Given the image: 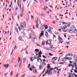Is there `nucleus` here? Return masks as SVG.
<instances>
[{
    "mask_svg": "<svg viewBox=\"0 0 77 77\" xmlns=\"http://www.w3.org/2000/svg\"><path fill=\"white\" fill-rule=\"evenodd\" d=\"M51 70H54V69L52 68L51 69H49V70H48V73H47V74H50V75H51L52 74V71H51Z\"/></svg>",
    "mask_w": 77,
    "mask_h": 77,
    "instance_id": "1",
    "label": "nucleus"
},
{
    "mask_svg": "<svg viewBox=\"0 0 77 77\" xmlns=\"http://www.w3.org/2000/svg\"><path fill=\"white\" fill-rule=\"evenodd\" d=\"M38 18H36L35 19V23H36V27L38 29Z\"/></svg>",
    "mask_w": 77,
    "mask_h": 77,
    "instance_id": "2",
    "label": "nucleus"
},
{
    "mask_svg": "<svg viewBox=\"0 0 77 77\" xmlns=\"http://www.w3.org/2000/svg\"><path fill=\"white\" fill-rule=\"evenodd\" d=\"M66 60H67V59H66V57L63 58L62 59L61 62H65L66 61Z\"/></svg>",
    "mask_w": 77,
    "mask_h": 77,
    "instance_id": "3",
    "label": "nucleus"
},
{
    "mask_svg": "<svg viewBox=\"0 0 77 77\" xmlns=\"http://www.w3.org/2000/svg\"><path fill=\"white\" fill-rule=\"evenodd\" d=\"M51 41L49 40H48L46 42V45H50L51 44Z\"/></svg>",
    "mask_w": 77,
    "mask_h": 77,
    "instance_id": "4",
    "label": "nucleus"
},
{
    "mask_svg": "<svg viewBox=\"0 0 77 77\" xmlns=\"http://www.w3.org/2000/svg\"><path fill=\"white\" fill-rule=\"evenodd\" d=\"M66 28H67V26L65 25L63 26V28H62V30H65V29H66Z\"/></svg>",
    "mask_w": 77,
    "mask_h": 77,
    "instance_id": "5",
    "label": "nucleus"
},
{
    "mask_svg": "<svg viewBox=\"0 0 77 77\" xmlns=\"http://www.w3.org/2000/svg\"><path fill=\"white\" fill-rule=\"evenodd\" d=\"M33 71V73H34L35 74H37V73H38V71L36 69H34Z\"/></svg>",
    "mask_w": 77,
    "mask_h": 77,
    "instance_id": "6",
    "label": "nucleus"
},
{
    "mask_svg": "<svg viewBox=\"0 0 77 77\" xmlns=\"http://www.w3.org/2000/svg\"><path fill=\"white\" fill-rule=\"evenodd\" d=\"M68 73L70 74L69 75V77H74V76H73V74H72L70 73L69 72Z\"/></svg>",
    "mask_w": 77,
    "mask_h": 77,
    "instance_id": "7",
    "label": "nucleus"
},
{
    "mask_svg": "<svg viewBox=\"0 0 77 77\" xmlns=\"http://www.w3.org/2000/svg\"><path fill=\"white\" fill-rule=\"evenodd\" d=\"M53 29H48V32L49 33H52V31H51V30H52Z\"/></svg>",
    "mask_w": 77,
    "mask_h": 77,
    "instance_id": "8",
    "label": "nucleus"
},
{
    "mask_svg": "<svg viewBox=\"0 0 77 77\" xmlns=\"http://www.w3.org/2000/svg\"><path fill=\"white\" fill-rule=\"evenodd\" d=\"M48 69L46 71V73L44 74L43 75V77H44V76H45V75H46V74H47V73H48Z\"/></svg>",
    "mask_w": 77,
    "mask_h": 77,
    "instance_id": "9",
    "label": "nucleus"
},
{
    "mask_svg": "<svg viewBox=\"0 0 77 77\" xmlns=\"http://www.w3.org/2000/svg\"><path fill=\"white\" fill-rule=\"evenodd\" d=\"M44 35V30H42L41 31V33L40 35V37H41L42 35Z\"/></svg>",
    "mask_w": 77,
    "mask_h": 77,
    "instance_id": "10",
    "label": "nucleus"
},
{
    "mask_svg": "<svg viewBox=\"0 0 77 77\" xmlns=\"http://www.w3.org/2000/svg\"><path fill=\"white\" fill-rule=\"evenodd\" d=\"M66 56H73V54H66Z\"/></svg>",
    "mask_w": 77,
    "mask_h": 77,
    "instance_id": "11",
    "label": "nucleus"
},
{
    "mask_svg": "<svg viewBox=\"0 0 77 77\" xmlns=\"http://www.w3.org/2000/svg\"><path fill=\"white\" fill-rule=\"evenodd\" d=\"M69 30L68 29H67L66 30H63V32H69Z\"/></svg>",
    "mask_w": 77,
    "mask_h": 77,
    "instance_id": "12",
    "label": "nucleus"
},
{
    "mask_svg": "<svg viewBox=\"0 0 77 77\" xmlns=\"http://www.w3.org/2000/svg\"><path fill=\"white\" fill-rule=\"evenodd\" d=\"M19 40V41H23L24 40L22 38V37H19V38H18Z\"/></svg>",
    "mask_w": 77,
    "mask_h": 77,
    "instance_id": "13",
    "label": "nucleus"
},
{
    "mask_svg": "<svg viewBox=\"0 0 77 77\" xmlns=\"http://www.w3.org/2000/svg\"><path fill=\"white\" fill-rule=\"evenodd\" d=\"M4 67H6L7 68H8L9 67V64H5L4 65Z\"/></svg>",
    "mask_w": 77,
    "mask_h": 77,
    "instance_id": "14",
    "label": "nucleus"
},
{
    "mask_svg": "<svg viewBox=\"0 0 77 77\" xmlns=\"http://www.w3.org/2000/svg\"><path fill=\"white\" fill-rule=\"evenodd\" d=\"M23 25L24 26V27L25 28H26V24L25 22H24L23 23Z\"/></svg>",
    "mask_w": 77,
    "mask_h": 77,
    "instance_id": "15",
    "label": "nucleus"
},
{
    "mask_svg": "<svg viewBox=\"0 0 77 77\" xmlns=\"http://www.w3.org/2000/svg\"><path fill=\"white\" fill-rule=\"evenodd\" d=\"M66 59H68V60H70L71 59H72V58L70 57H66Z\"/></svg>",
    "mask_w": 77,
    "mask_h": 77,
    "instance_id": "16",
    "label": "nucleus"
},
{
    "mask_svg": "<svg viewBox=\"0 0 77 77\" xmlns=\"http://www.w3.org/2000/svg\"><path fill=\"white\" fill-rule=\"evenodd\" d=\"M47 68H48V69H50V64H48L47 65Z\"/></svg>",
    "mask_w": 77,
    "mask_h": 77,
    "instance_id": "17",
    "label": "nucleus"
},
{
    "mask_svg": "<svg viewBox=\"0 0 77 77\" xmlns=\"http://www.w3.org/2000/svg\"><path fill=\"white\" fill-rule=\"evenodd\" d=\"M20 62L19 63V66L20 67V66H21V65H22V60H20Z\"/></svg>",
    "mask_w": 77,
    "mask_h": 77,
    "instance_id": "18",
    "label": "nucleus"
},
{
    "mask_svg": "<svg viewBox=\"0 0 77 77\" xmlns=\"http://www.w3.org/2000/svg\"><path fill=\"white\" fill-rule=\"evenodd\" d=\"M30 59H31V60H30L31 62H32V61H33V60H35V59H36V58H35L34 59H33V60H32L33 58H32V57H30Z\"/></svg>",
    "mask_w": 77,
    "mask_h": 77,
    "instance_id": "19",
    "label": "nucleus"
},
{
    "mask_svg": "<svg viewBox=\"0 0 77 77\" xmlns=\"http://www.w3.org/2000/svg\"><path fill=\"white\" fill-rule=\"evenodd\" d=\"M58 39L59 41H60V42L62 41V39L60 37H58Z\"/></svg>",
    "mask_w": 77,
    "mask_h": 77,
    "instance_id": "20",
    "label": "nucleus"
},
{
    "mask_svg": "<svg viewBox=\"0 0 77 77\" xmlns=\"http://www.w3.org/2000/svg\"><path fill=\"white\" fill-rule=\"evenodd\" d=\"M42 65H43V66H44L45 65H46V63H45L44 62H43L42 63Z\"/></svg>",
    "mask_w": 77,
    "mask_h": 77,
    "instance_id": "21",
    "label": "nucleus"
},
{
    "mask_svg": "<svg viewBox=\"0 0 77 77\" xmlns=\"http://www.w3.org/2000/svg\"><path fill=\"white\" fill-rule=\"evenodd\" d=\"M39 57H41V55L39 54V55L38 57H37V58H39Z\"/></svg>",
    "mask_w": 77,
    "mask_h": 77,
    "instance_id": "22",
    "label": "nucleus"
},
{
    "mask_svg": "<svg viewBox=\"0 0 77 77\" xmlns=\"http://www.w3.org/2000/svg\"><path fill=\"white\" fill-rule=\"evenodd\" d=\"M73 65L75 67H77V63H73Z\"/></svg>",
    "mask_w": 77,
    "mask_h": 77,
    "instance_id": "23",
    "label": "nucleus"
},
{
    "mask_svg": "<svg viewBox=\"0 0 77 77\" xmlns=\"http://www.w3.org/2000/svg\"><path fill=\"white\" fill-rule=\"evenodd\" d=\"M12 74H13V71H11L10 73V76L11 77L12 75Z\"/></svg>",
    "mask_w": 77,
    "mask_h": 77,
    "instance_id": "24",
    "label": "nucleus"
},
{
    "mask_svg": "<svg viewBox=\"0 0 77 77\" xmlns=\"http://www.w3.org/2000/svg\"><path fill=\"white\" fill-rule=\"evenodd\" d=\"M43 48L44 49H45V50H48V51H49V49H48L47 48Z\"/></svg>",
    "mask_w": 77,
    "mask_h": 77,
    "instance_id": "25",
    "label": "nucleus"
},
{
    "mask_svg": "<svg viewBox=\"0 0 77 77\" xmlns=\"http://www.w3.org/2000/svg\"><path fill=\"white\" fill-rule=\"evenodd\" d=\"M69 33H72L73 32V31H72V30L71 29H69Z\"/></svg>",
    "mask_w": 77,
    "mask_h": 77,
    "instance_id": "26",
    "label": "nucleus"
},
{
    "mask_svg": "<svg viewBox=\"0 0 77 77\" xmlns=\"http://www.w3.org/2000/svg\"><path fill=\"white\" fill-rule=\"evenodd\" d=\"M38 60V62H39V60H40L41 61V62H42V60H41V58H38L37 59Z\"/></svg>",
    "mask_w": 77,
    "mask_h": 77,
    "instance_id": "27",
    "label": "nucleus"
},
{
    "mask_svg": "<svg viewBox=\"0 0 77 77\" xmlns=\"http://www.w3.org/2000/svg\"><path fill=\"white\" fill-rule=\"evenodd\" d=\"M39 69H40V70H41V69H42V66L41 65H40V66H39Z\"/></svg>",
    "mask_w": 77,
    "mask_h": 77,
    "instance_id": "28",
    "label": "nucleus"
},
{
    "mask_svg": "<svg viewBox=\"0 0 77 77\" xmlns=\"http://www.w3.org/2000/svg\"><path fill=\"white\" fill-rule=\"evenodd\" d=\"M45 41L42 42V45H45Z\"/></svg>",
    "mask_w": 77,
    "mask_h": 77,
    "instance_id": "29",
    "label": "nucleus"
},
{
    "mask_svg": "<svg viewBox=\"0 0 77 77\" xmlns=\"http://www.w3.org/2000/svg\"><path fill=\"white\" fill-rule=\"evenodd\" d=\"M41 15L44 17H45V15L43 14H41Z\"/></svg>",
    "mask_w": 77,
    "mask_h": 77,
    "instance_id": "30",
    "label": "nucleus"
},
{
    "mask_svg": "<svg viewBox=\"0 0 77 77\" xmlns=\"http://www.w3.org/2000/svg\"><path fill=\"white\" fill-rule=\"evenodd\" d=\"M20 27L22 29H24V27H23V26L22 25H21Z\"/></svg>",
    "mask_w": 77,
    "mask_h": 77,
    "instance_id": "31",
    "label": "nucleus"
},
{
    "mask_svg": "<svg viewBox=\"0 0 77 77\" xmlns=\"http://www.w3.org/2000/svg\"><path fill=\"white\" fill-rule=\"evenodd\" d=\"M26 60V58H24L23 59V63H24V62H25Z\"/></svg>",
    "mask_w": 77,
    "mask_h": 77,
    "instance_id": "32",
    "label": "nucleus"
},
{
    "mask_svg": "<svg viewBox=\"0 0 77 77\" xmlns=\"http://www.w3.org/2000/svg\"><path fill=\"white\" fill-rule=\"evenodd\" d=\"M35 51H36V52H38L39 51V49H36L35 50Z\"/></svg>",
    "mask_w": 77,
    "mask_h": 77,
    "instance_id": "33",
    "label": "nucleus"
},
{
    "mask_svg": "<svg viewBox=\"0 0 77 77\" xmlns=\"http://www.w3.org/2000/svg\"><path fill=\"white\" fill-rule=\"evenodd\" d=\"M25 75H26L25 74H23V75H21V77H24L25 76Z\"/></svg>",
    "mask_w": 77,
    "mask_h": 77,
    "instance_id": "34",
    "label": "nucleus"
},
{
    "mask_svg": "<svg viewBox=\"0 0 77 77\" xmlns=\"http://www.w3.org/2000/svg\"><path fill=\"white\" fill-rule=\"evenodd\" d=\"M21 33H22V35H23V36H25V34H24V32L22 31V32H21Z\"/></svg>",
    "mask_w": 77,
    "mask_h": 77,
    "instance_id": "35",
    "label": "nucleus"
},
{
    "mask_svg": "<svg viewBox=\"0 0 77 77\" xmlns=\"http://www.w3.org/2000/svg\"><path fill=\"white\" fill-rule=\"evenodd\" d=\"M45 29H48V26H47V25H46V26H45Z\"/></svg>",
    "mask_w": 77,
    "mask_h": 77,
    "instance_id": "36",
    "label": "nucleus"
},
{
    "mask_svg": "<svg viewBox=\"0 0 77 77\" xmlns=\"http://www.w3.org/2000/svg\"><path fill=\"white\" fill-rule=\"evenodd\" d=\"M65 62H61L59 63V64H65Z\"/></svg>",
    "mask_w": 77,
    "mask_h": 77,
    "instance_id": "37",
    "label": "nucleus"
},
{
    "mask_svg": "<svg viewBox=\"0 0 77 77\" xmlns=\"http://www.w3.org/2000/svg\"><path fill=\"white\" fill-rule=\"evenodd\" d=\"M49 55H50V56H53V54H51V53H49Z\"/></svg>",
    "mask_w": 77,
    "mask_h": 77,
    "instance_id": "38",
    "label": "nucleus"
},
{
    "mask_svg": "<svg viewBox=\"0 0 77 77\" xmlns=\"http://www.w3.org/2000/svg\"><path fill=\"white\" fill-rule=\"evenodd\" d=\"M20 57H18V63L20 62Z\"/></svg>",
    "mask_w": 77,
    "mask_h": 77,
    "instance_id": "39",
    "label": "nucleus"
},
{
    "mask_svg": "<svg viewBox=\"0 0 77 77\" xmlns=\"http://www.w3.org/2000/svg\"><path fill=\"white\" fill-rule=\"evenodd\" d=\"M35 54H36V57H38V56H39V53L38 54H36V53H35Z\"/></svg>",
    "mask_w": 77,
    "mask_h": 77,
    "instance_id": "40",
    "label": "nucleus"
},
{
    "mask_svg": "<svg viewBox=\"0 0 77 77\" xmlns=\"http://www.w3.org/2000/svg\"><path fill=\"white\" fill-rule=\"evenodd\" d=\"M39 2L40 3H43V0H40Z\"/></svg>",
    "mask_w": 77,
    "mask_h": 77,
    "instance_id": "41",
    "label": "nucleus"
},
{
    "mask_svg": "<svg viewBox=\"0 0 77 77\" xmlns=\"http://www.w3.org/2000/svg\"><path fill=\"white\" fill-rule=\"evenodd\" d=\"M73 66V65L72 64H69V66Z\"/></svg>",
    "mask_w": 77,
    "mask_h": 77,
    "instance_id": "42",
    "label": "nucleus"
},
{
    "mask_svg": "<svg viewBox=\"0 0 77 77\" xmlns=\"http://www.w3.org/2000/svg\"><path fill=\"white\" fill-rule=\"evenodd\" d=\"M30 64H29L28 65V68H29V67H30Z\"/></svg>",
    "mask_w": 77,
    "mask_h": 77,
    "instance_id": "43",
    "label": "nucleus"
},
{
    "mask_svg": "<svg viewBox=\"0 0 77 77\" xmlns=\"http://www.w3.org/2000/svg\"><path fill=\"white\" fill-rule=\"evenodd\" d=\"M62 23L63 24H66V23L65 22H62Z\"/></svg>",
    "mask_w": 77,
    "mask_h": 77,
    "instance_id": "44",
    "label": "nucleus"
},
{
    "mask_svg": "<svg viewBox=\"0 0 77 77\" xmlns=\"http://www.w3.org/2000/svg\"><path fill=\"white\" fill-rule=\"evenodd\" d=\"M45 35L46 36H48V32H45Z\"/></svg>",
    "mask_w": 77,
    "mask_h": 77,
    "instance_id": "45",
    "label": "nucleus"
},
{
    "mask_svg": "<svg viewBox=\"0 0 77 77\" xmlns=\"http://www.w3.org/2000/svg\"><path fill=\"white\" fill-rule=\"evenodd\" d=\"M39 54H42V52H41V51H40L38 53Z\"/></svg>",
    "mask_w": 77,
    "mask_h": 77,
    "instance_id": "46",
    "label": "nucleus"
},
{
    "mask_svg": "<svg viewBox=\"0 0 77 77\" xmlns=\"http://www.w3.org/2000/svg\"><path fill=\"white\" fill-rule=\"evenodd\" d=\"M16 30L18 34H19V33H18V28H17V29H16Z\"/></svg>",
    "mask_w": 77,
    "mask_h": 77,
    "instance_id": "47",
    "label": "nucleus"
},
{
    "mask_svg": "<svg viewBox=\"0 0 77 77\" xmlns=\"http://www.w3.org/2000/svg\"><path fill=\"white\" fill-rule=\"evenodd\" d=\"M42 57H43V58H45V59L47 58L45 57V56H44V55H43Z\"/></svg>",
    "mask_w": 77,
    "mask_h": 77,
    "instance_id": "48",
    "label": "nucleus"
},
{
    "mask_svg": "<svg viewBox=\"0 0 77 77\" xmlns=\"http://www.w3.org/2000/svg\"><path fill=\"white\" fill-rule=\"evenodd\" d=\"M20 17H22L23 16V14H20Z\"/></svg>",
    "mask_w": 77,
    "mask_h": 77,
    "instance_id": "49",
    "label": "nucleus"
},
{
    "mask_svg": "<svg viewBox=\"0 0 77 77\" xmlns=\"http://www.w3.org/2000/svg\"><path fill=\"white\" fill-rule=\"evenodd\" d=\"M45 69H44L43 71L42 72V74H43V73L45 71Z\"/></svg>",
    "mask_w": 77,
    "mask_h": 77,
    "instance_id": "50",
    "label": "nucleus"
},
{
    "mask_svg": "<svg viewBox=\"0 0 77 77\" xmlns=\"http://www.w3.org/2000/svg\"><path fill=\"white\" fill-rule=\"evenodd\" d=\"M74 72H75V73H77V70H75V69L74 70Z\"/></svg>",
    "mask_w": 77,
    "mask_h": 77,
    "instance_id": "51",
    "label": "nucleus"
},
{
    "mask_svg": "<svg viewBox=\"0 0 77 77\" xmlns=\"http://www.w3.org/2000/svg\"><path fill=\"white\" fill-rule=\"evenodd\" d=\"M57 57H53L52 59L53 60V59H55L56 58H57Z\"/></svg>",
    "mask_w": 77,
    "mask_h": 77,
    "instance_id": "52",
    "label": "nucleus"
},
{
    "mask_svg": "<svg viewBox=\"0 0 77 77\" xmlns=\"http://www.w3.org/2000/svg\"><path fill=\"white\" fill-rule=\"evenodd\" d=\"M44 8H45V9H48V7H47V6H45L44 7Z\"/></svg>",
    "mask_w": 77,
    "mask_h": 77,
    "instance_id": "53",
    "label": "nucleus"
},
{
    "mask_svg": "<svg viewBox=\"0 0 77 77\" xmlns=\"http://www.w3.org/2000/svg\"><path fill=\"white\" fill-rule=\"evenodd\" d=\"M29 70H30V71H32V68H31V67H30V68H29Z\"/></svg>",
    "mask_w": 77,
    "mask_h": 77,
    "instance_id": "54",
    "label": "nucleus"
},
{
    "mask_svg": "<svg viewBox=\"0 0 77 77\" xmlns=\"http://www.w3.org/2000/svg\"><path fill=\"white\" fill-rule=\"evenodd\" d=\"M29 39H30V38H32V36H31V35H30L29 36Z\"/></svg>",
    "mask_w": 77,
    "mask_h": 77,
    "instance_id": "55",
    "label": "nucleus"
},
{
    "mask_svg": "<svg viewBox=\"0 0 77 77\" xmlns=\"http://www.w3.org/2000/svg\"><path fill=\"white\" fill-rule=\"evenodd\" d=\"M18 73H17L15 77H18Z\"/></svg>",
    "mask_w": 77,
    "mask_h": 77,
    "instance_id": "56",
    "label": "nucleus"
},
{
    "mask_svg": "<svg viewBox=\"0 0 77 77\" xmlns=\"http://www.w3.org/2000/svg\"><path fill=\"white\" fill-rule=\"evenodd\" d=\"M32 68H33V69L35 68V67H34V66H32Z\"/></svg>",
    "mask_w": 77,
    "mask_h": 77,
    "instance_id": "57",
    "label": "nucleus"
},
{
    "mask_svg": "<svg viewBox=\"0 0 77 77\" xmlns=\"http://www.w3.org/2000/svg\"><path fill=\"white\" fill-rule=\"evenodd\" d=\"M77 30L75 29L74 30V32H77Z\"/></svg>",
    "mask_w": 77,
    "mask_h": 77,
    "instance_id": "58",
    "label": "nucleus"
},
{
    "mask_svg": "<svg viewBox=\"0 0 77 77\" xmlns=\"http://www.w3.org/2000/svg\"><path fill=\"white\" fill-rule=\"evenodd\" d=\"M24 11V10H23V9H22V14H23V12Z\"/></svg>",
    "mask_w": 77,
    "mask_h": 77,
    "instance_id": "59",
    "label": "nucleus"
},
{
    "mask_svg": "<svg viewBox=\"0 0 77 77\" xmlns=\"http://www.w3.org/2000/svg\"><path fill=\"white\" fill-rule=\"evenodd\" d=\"M31 18L32 19H33V16H32V15H31Z\"/></svg>",
    "mask_w": 77,
    "mask_h": 77,
    "instance_id": "60",
    "label": "nucleus"
},
{
    "mask_svg": "<svg viewBox=\"0 0 77 77\" xmlns=\"http://www.w3.org/2000/svg\"><path fill=\"white\" fill-rule=\"evenodd\" d=\"M43 62H46V60H45V59H44L43 60Z\"/></svg>",
    "mask_w": 77,
    "mask_h": 77,
    "instance_id": "61",
    "label": "nucleus"
},
{
    "mask_svg": "<svg viewBox=\"0 0 77 77\" xmlns=\"http://www.w3.org/2000/svg\"><path fill=\"white\" fill-rule=\"evenodd\" d=\"M35 38H32V40L33 41H35Z\"/></svg>",
    "mask_w": 77,
    "mask_h": 77,
    "instance_id": "62",
    "label": "nucleus"
},
{
    "mask_svg": "<svg viewBox=\"0 0 77 77\" xmlns=\"http://www.w3.org/2000/svg\"><path fill=\"white\" fill-rule=\"evenodd\" d=\"M14 43H15V42H14V41H13V42H12L13 44V45H14V44H15Z\"/></svg>",
    "mask_w": 77,
    "mask_h": 77,
    "instance_id": "63",
    "label": "nucleus"
},
{
    "mask_svg": "<svg viewBox=\"0 0 77 77\" xmlns=\"http://www.w3.org/2000/svg\"><path fill=\"white\" fill-rule=\"evenodd\" d=\"M45 55L46 56H48V54H45Z\"/></svg>",
    "mask_w": 77,
    "mask_h": 77,
    "instance_id": "64",
    "label": "nucleus"
}]
</instances>
